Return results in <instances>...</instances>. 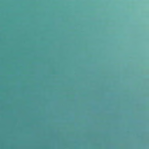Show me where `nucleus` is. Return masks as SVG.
Returning a JSON list of instances; mask_svg holds the SVG:
<instances>
[{
	"label": "nucleus",
	"mask_w": 149,
	"mask_h": 149,
	"mask_svg": "<svg viewBox=\"0 0 149 149\" xmlns=\"http://www.w3.org/2000/svg\"><path fill=\"white\" fill-rule=\"evenodd\" d=\"M46 145H45V149L46 148Z\"/></svg>",
	"instance_id": "nucleus-1"
}]
</instances>
